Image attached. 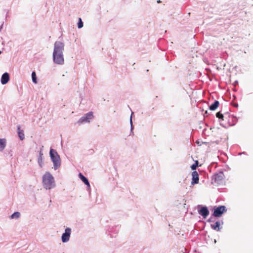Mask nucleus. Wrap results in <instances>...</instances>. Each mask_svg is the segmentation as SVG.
<instances>
[{
    "mask_svg": "<svg viewBox=\"0 0 253 253\" xmlns=\"http://www.w3.org/2000/svg\"><path fill=\"white\" fill-rule=\"evenodd\" d=\"M42 183L44 187L46 189H50L54 186V178L49 172H46L43 175Z\"/></svg>",
    "mask_w": 253,
    "mask_h": 253,
    "instance_id": "2",
    "label": "nucleus"
},
{
    "mask_svg": "<svg viewBox=\"0 0 253 253\" xmlns=\"http://www.w3.org/2000/svg\"><path fill=\"white\" fill-rule=\"evenodd\" d=\"M63 50L64 44L62 42H55L53 53V59L55 63L60 65L64 64Z\"/></svg>",
    "mask_w": 253,
    "mask_h": 253,
    "instance_id": "1",
    "label": "nucleus"
},
{
    "mask_svg": "<svg viewBox=\"0 0 253 253\" xmlns=\"http://www.w3.org/2000/svg\"><path fill=\"white\" fill-rule=\"evenodd\" d=\"M198 163H199L198 161H196L195 164H193L191 166V169L192 170L195 169L197 168V167H198Z\"/></svg>",
    "mask_w": 253,
    "mask_h": 253,
    "instance_id": "19",
    "label": "nucleus"
},
{
    "mask_svg": "<svg viewBox=\"0 0 253 253\" xmlns=\"http://www.w3.org/2000/svg\"><path fill=\"white\" fill-rule=\"evenodd\" d=\"M38 162L40 164V166L41 167H42V157L41 156L39 157V159H38Z\"/></svg>",
    "mask_w": 253,
    "mask_h": 253,
    "instance_id": "21",
    "label": "nucleus"
},
{
    "mask_svg": "<svg viewBox=\"0 0 253 253\" xmlns=\"http://www.w3.org/2000/svg\"><path fill=\"white\" fill-rule=\"evenodd\" d=\"M219 105V102L218 101L215 100L213 104L211 105L209 108L211 111H214L217 108Z\"/></svg>",
    "mask_w": 253,
    "mask_h": 253,
    "instance_id": "11",
    "label": "nucleus"
},
{
    "mask_svg": "<svg viewBox=\"0 0 253 253\" xmlns=\"http://www.w3.org/2000/svg\"><path fill=\"white\" fill-rule=\"evenodd\" d=\"M32 79L33 82L34 83H35V84L37 83L36 74L35 72H33L32 73Z\"/></svg>",
    "mask_w": 253,
    "mask_h": 253,
    "instance_id": "16",
    "label": "nucleus"
},
{
    "mask_svg": "<svg viewBox=\"0 0 253 253\" xmlns=\"http://www.w3.org/2000/svg\"><path fill=\"white\" fill-rule=\"evenodd\" d=\"M157 2H158V3H160V2H161V1H160V0H158V1H157Z\"/></svg>",
    "mask_w": 253,
    "mask_h": 253,
    "instance_id": "24",
    "label": "nucleus"
},
{
    "mask_svg": "<svg viewBox=\"0 0 253 253\" xmlns=\"http://www.w3.org/2000/svg\"><path fill=\"white\" fill-rule=\"evenodd\" d=\"M199 213L206 218L209 214V211L207 207H203L199 211Z\"/></svg>",
    "mask_w": 253,
    "mask_h": 253,
    "instance_id": "8",
    "label": "nucleus"
},
{
    "mask_svg": "<svg viewBox=\"0 0 253 253\" xmlns=\"http://www.w3.org/2000/svg\"><path fill=\"white\" fill-rule=\"evenodd\" d=\"M192 179L191 183L194 185L197 184L199 182V174L196 171H194L192 172Z\"/></svg>",
    "mask_w": 253,
    "mask_h": 253,
    "instance_id": "7",
    "label": "nucleus"
},
{
    "mask_svg": "<svg viewBox=\"0 0 253 253\" xmlns=\"http://www.w3.org/2000/svg\"><path fill=\"white\" fill-rule=\"evenodd\" d=\"M234 106L235 107H238V105H237V104H235L234 105Z\"/></svg>",
    "mask_w": 253,
    "mask_h": 253,
    "instance_id": "23",
    "label": "nucleus"
},
{
    "mask_svg": "<svg viewBox=\"0 0 253 253\" xmlns=\"http://www.w3.org/2000/svg\"><path fill=\"white\" fill-rule=\"evenodd\" d=\"M93 118V113L90 112L86 114L84 116L82 117L80 120L79 122L82 123L84 122H89L90 120L92 119Z\"/></svg>",
    "mask_w": 253,
    "mask_h": 253,
    "instance_id": "5",
    "label": "nucleus"
},
{
    "mask_svg": "<svg viewBox=\"0 0 253 253\" xmlns=\"http://www.w3.org/2000/svg\"><path fill=\"white\" fill-rule=\"evenodd\" d=\"M6 146V139H0V151H2Z\"/></svg>",
    "mask_w": 253,
    "mask_h": 253,
    "instance_id": "13",
    "label": "nucleus"
},
{
    "mask_svg": "<svg viewBox=\"0 0 253 253\" xmlns=\"http://www.w3.org/2000/svg\"><path fill=\"white\" fill-rule=\"evenodd\" d=\"M78 27L79 29H80L83 27V22H82V19L81 18H79V22L78 23Z\"/></svg>",
    "mask_w": 253,
    "mask_h": 253,
    "instance_id": "18",
    "label": "nucleus"
},
{
    "mask_svg": "<svg viewBox=\"0 0 253 253\" xmlns=\"http://www.w3.org/2000/svg\"><path fill=\"white\" fill-rule=\"evenodd\" d=\"M216 116L217 118L223 120V115L220 113V112H217L216 114Z\"/></svg>",
    "mask_w": 253,
    "mask_h": 253,
    "instance_id": "20",
    "label": "nucleus"
},
{
    "mask_svg": "<svg viewBox=\"0 0 253 253\" xmlns=\"http://www.w3.org/2000/svg\"><path fill=\"white\" fill-rule=\"evenodd\" d=\"M20 214L19 212H15L11 215V218H18L20 216Z\"/></svg>",
    "mask_w": 253,
    "mask_h": 253,
    "instance_id": "17",
    "label": "nucleus"
},
{
    "mask_svg": "<svg viewBox=\"0 0 253 253\" xmlns=\"http://www.w3.org/2000/svg\"><path fill=\"white\" fill-rule=\"evenodd\" d=\"M17 129L18 130V136L21 140H23L25 138L24 132L22 130H20L19 126H18Z\"/></svg>",
    "mask_w": 253,
    "mask_h": 253,
    "instance_id": "15",
    "label": "nucleus"
},
{
    "mask_svg": "<svg viewBox=\"0 0 253 253\" xmlns=\"http://www.w3.org/2000/svg\"><path fill=\"white\" fill-rule=\"evenodd\" d=\"M9 74L7 73H4L1 79V83L2 84H6L9 81Z\"/></svg>",
    "mask_w": 253,
    "mask_h": 253,
    "instance_id": "9",
    "label": "nucleus"
},
{
    "mask_svg": "<svg viewBox=\"0 0 253 253\" xmlns=\"http://www.w3.org/2000/svg\"><path fill=\"white\" fill-rule=\"evenodd\" d=\"M79 176L85 185L89 186V183L87 179L85 176H84L81 173H80L79 174Z\"/></svg>",
    "mask_w": 253,
    "mask_h": 253,
    "instance_id": "14",
    "label": "nucleus"
},
{
    "mask_svg": "<svg viewBox=\"0 0 253 253\" xmlns=\"http://www.w3.org/2000/svg\"><path fill=\"white\" fill-rule=\"evenodd\" d=\"M71 233V230L69 228H67L65 229V233L62 235V241L64 243L67 242L69 240L70 235Z\"/></svg>",
    "mask_w": 253,
    "mask_h": 253,
    "instance_id": "6",
    "label": "nucleus"
},
{
    "mask_svg": "<svg viewBox=\"0 0 253 253\" xmlns=\"http://www.w3.org/2000/svg\"><path fill=\"white\" fill-rule=\"evenodd\" d=\"M211 227L216 231H219L221 229L220 222L216 221L214 224H211Z\"/></svg>",
    "mask_w": 253,
    "mask_h": 253,
    "instance_id": "10",
    "label": "nucleus"
},
{
    "mask_svg": "<svg viewBox=\"0 0 253 253\" xmlns=\"http://www.w3.org/2000/svg\"><path fill=\"white\" fill-rule=\"evenodd\" d=\"M224 174L223 172H220L214 175V179L215 181H220L223 179Z\"/></svg>",
    "mask_w": 253,
    "mask_h": 253,
    "instance_id": "12",
    "label": "nucleus"
},
{
    "mask_svg": "<svg viewBox=\"0 0 253 253\" xmlns=\"http://www.w3.org/2000/svg\"><path fill=\"white\" fill-rule=\"evenodd\" d=\"M226 211L227 210L224 206H220L214 209L213 215L215 217H220L222 213Z\"/></svg>",
    "mask_w": 253,
    "mask_h": 253,
    "instance_id": "4",
    "label": "nucleus"
},
{
    "mask_svg": "<svg viewBox=\"0 0 253 253\" xmlns=\"http://www.w3.org/2000/svg\"><path fill=\"white\" fill-rule=\"evenodd\" d=\"M49 154L51 159L54 164V169H57L60 167L61 165L60 156L56 151L53 149H50Z\"/></svg>",
    "mask_w": 253,
    "mask_h": 253,
    "instance_id": "3",
    "label": "nucleus"
},
{
    "mask_svg": "<svg viewBox=\"0 0 253 253\" xmlns=\"http://www.w3.org/2000/svg\"><path fill=\"white\" fill-rule=\"evenodd\" d=\"M42 151H41L40 152V156H41L42 157Z\"/></svg>",
    "mask_w": 253,
    "mask_h": 253,
    "instance_id": "22",
    "label": "nucleus"
}]
</instances>
